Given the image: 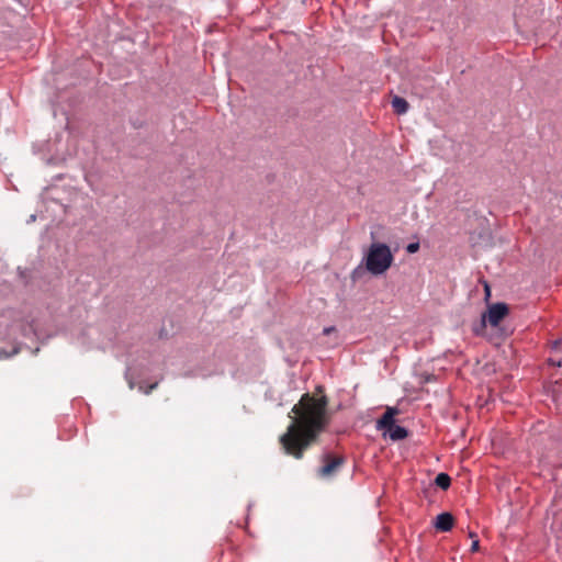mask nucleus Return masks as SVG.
Instances as JSON below:
<instances>
[{"label":"nucleus","instance_id":"423d86ee","mask_svg":"<svg viewBox=\"0 0 562 562\" xmlns=\"http://www.w3.org/2000/svg\"><path fill=\"white\" fill-rule=\"evenodd\" d=\"M453 516L450 513H441L436 517L435 527L437 530L447 532L453 527Z\"/></svg>","mask_w":562,"mask_h":562},{"label":"nucleus","instance_id":"1a4fd4ad","mask_svg":"<svg viewBox=\"0 0 562 562\" xmlns=\"http://www.w3.org/2000/svg\"><path fill=\"white\" fill-rule=\"evenodd\" d=\"M437 486L442 490H447L451 484V479L447 473H439L435 480Z\"/></svg>","mask_w":562,"mask_h":562},{"label":"nucleus","instance_id":"4468645a","mask_svg":"<svg viewBox=\"0 0 562 562\" xmlns=\"http://www.w3.org/2000/svg\"><path fill=\"white\" fill-rule=\"evenodd\" d=\"M485 290L487 292V294L490 293V289H488V285H485Z\"/></svg>","mask_w":562,"mask_h":562},{"label":"nucleus","instance_id":"6e6552de","mask_svg":"<svg viewBox=\"0 0 562 562\" xmlns=\"http://www.w3.org/2000/svg\"><path fill=\"white\" fill-rule=\"evenodd\" d=\"M392 108L395 113L404 114L408 110V103L405 99L401 97H394L392 100Z\"/></svg>","mask_w":562,"mask_h":562},{"label":"nucleus","instance_id":"9d476101","mask_svg":"<svg viewBox=\"0 0 562 562\" xmlns=\"http://www.w3.org/2000/svg\"><path fill=\"white\" fill-rule=\"evenodd\" d=\"M470 537L473 538L472 544H471V551L476 552L480 548L479 539L476 538V535L471 532Z\"/></svg>","mask_w":562,"mask_h":562},{"label":"nucleus","instance_id":"ddd939ff","mask_svg":"<svg viewBox=\"0 0 562 562\" xmlns=\"http://www.w3.org/2000/svg\"><path fill=\"white\" fill-rule=\"evenodd\" d=\"M334 330V327H327V328H324V334H329L330 331Z\"/></svg>","mask_w":562,"mask_h":562},{"label":"nucleus","instance_id":"0eeeda50","mask_svg":"<svg viewBox=\"0 0 562 562\" xmlns=\"http://www.w3.org/2000/svg\"><path fill=\"white\" fill-rule=\"evenodd\" d=\"M383 435H389L392 440H402L407 437V430L404 427L394 424Z\"/></svg>","mask_w":562,"mask_h":562},{"label":"nucleus","instance_id":"20e7f679","mask_svg":"<svg viewBox=\"0 0 562 562\" xmlns=\"http://www.w3.org/2000/svg\"><path fill=\"white\" fill-rule=\"evenodd\" d=\"M322 461L323 465L318 470V473L323 477H328L337 472V470L345 463V458L341 456L326 453L323 456Z\"/></svg>","mask_w":562,"mask_h":562},{"label":"nucleus","instance_id":"9b49d317","mask_svg":"<svg viewBox=\"0 0 562 562\" xmlns=\"http://www.w3.org/2000/svg\"><path fill=\"white\" fill-rule=\"evenodd\" d=\"M419 249V244L418 243H411L407 245L406 247V250L407 252L409 254H414L416 252L417 250Z\"/></svg>","mask_w":562,"mask_h":562},{"label":"nucleus","instance_id":"f257e3e1","mask_svg":"<svg viewBox=\"0 0 562 562\" xmlns=\"http://www.w3.org/2000/svg\"><path fill=\"white\" fill-rule=\"evenodd\" d=\"M325 397L315 398L304 394L294 405L292 412L296 415L281 436L280 442L284 451L301 459L304 451L312 445L327 424Z\"/></svg>","mask_w":562,"mask_h":562},{"label":"nucleus","instance_id":"f8f14e48","mask_svg":"<svg viewBox=\"0 0 562 562\" xmlns=\"http://www.w3.org/2000/svg\"><path fill=\"white\" fill-rule=\"evenodd\" d=\"M550 363H551L552 366H558V367H561V366H562V361H561V360H560V361H558V362H554L553 360H551V359H550Z\"/></svg>","mask_w":562,"mask_h":562},{"label":"nucleus","instance_id":"7ed1b4c3","mask_svg":"<svg viewBox=\"0 0 562 562\" xmlns=\"http://www.w3.org/2000/svg\"><path fill=\"white\" fill-rule=\"evenodd\" d=\"M507 314L508 307L505 303L490 305L487 312L482 314L480 323L473 326V333L477 336L483 335L486 324H490L492 327H497Z\"/></svg>","mask_w":562,"mask_h":562},{"label":"nucleus","instance_id":"39448f33","mask_svg":"<svg viewBox=\"0 0 562 562\" xmlns=\"http://www.w3.org/2000/svg\"><path fill=\"white\" fill-rule=\"evenodd\" d=\"M397 414V409L393 407H387L385 413L382 415L380 419L376 422V429L383 431V434L390 429L394 424V416Z\"/></svg>","mask_w":562,"mask_h":562},{"label":"nucleus","instance_id":"f03ea898","mask_svg":"<svg viewBox=\"0 0 562 562\" xmlns=\"http://www.w3.org/2000/svg\"><path fill=\"white\" fill-rule=\"evenodd\" d=\"M394 261L391 248L383 243H372L364 257L366 269L374 274L380 276L390 269Z\"/></svg>","mask_w":562,"mask_h":562}]
</instances>
